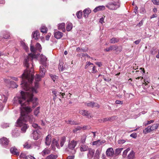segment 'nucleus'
I'll list each match as a JSON object with an SVG mask.
<instances>
[{
	"mask_svg": "<svg viewBox=\"0 0 159 159\" xmlns=\"http://www.w3.org/2000/svg\"><path fill=\"white\" fill-rule=\"evenodd\" d=\"M50 150L48 148H45L42 152V155L44 156L45 155L49 154L50 153Z\"/></svg>",
	"mask_w": 159,
	"mask_h": 159,
	"instance_id": "obj_26",
	"label": "nucleus"
},
{
	"mask_svg": "<svg viewBox=\"0 0 159 159\" xmlns=\"http://www.w3.org/2000/svg\"><path fill=\"white\" fill-rule=\"evenodd\" d=\"M24 147L26 149H28L30 148L31 145L30 144H29V143L27 142H26L23 145Z\"/></svg>",
	"mask_w": 159,
	"mask_h": 159,
	"instance_id": "obj_36",
	"label": "nucleus"
},
{
	"mask_svg": "<svg viewBox=\"0 0 159 159\" xmlns=\"http://www.w3.org/2000/svg\"><path fill=\"white\" fill-rule=\"evenodd\" d=\"M40 132L39 129H35L34 131L33 134V139L35 140H37L40 137L39 134Z\"/></svg>",
	"mask_w": 159,
	"mask_h": 159,
	"instance_id": "obj_8",
	"label": "nucleus"
},
{
	"mask_svg": "<svg viewBox=\"0 0 159 159\" xmlns=\"http://www.w3.org/2000/svg\"><path fill=\"white\" fill-rule=\"evenodd\" d=\"M43 65L40 66L39 67L40 74L41 75V76L43 77L45 75V73L46 71V69L44 67Z\"/></svg>",
	"mask_w": 159,
	"mask_h": 159,
	"instance_id": "obj_12",
	"label": "nucleus"
},
{
	"mask_svg": "<svg viewBox=\"0 0 159 159\" xmlns=\"http://www.w3.org/2000/svg\"><path fill=\"white\" fill-rule=\"evenodd\" d=\"M105 142V141L104 140H98L96 141H93V145H96L97 146H99L100 145H101L102 143H103Z\"/></svg>",
	"mask_w": 159,
	"mask_h": 159,
	"instance_id": "obj_17",
	"label": "nucleus"
},
{
	"mask_svg": "<svg viewBox=\"0 0 159 159\" xmlns=\"http://www.w3.org/2000/svg\"><path fill=\"white\" fill-rule=\"evenodd\" d=\"M47 28L45 26H42L41 28V29H40V30H41V32H42V33H47Z\"/></svg>",
	"mask_w": 159,
	"mask_h": 159,
	"instance_id": "obj_37",
	"label": "nucleus"
},
{
	"mask_svg": "<svg viewBox=\"0 0 159 159\" xmlns=\"http://www.w3.org/2000/svg\"><path fill=\"white\" fill-rule=\"evenodd\" d=\"M34 58L35 57L25 58L23 64L26 69L21 75V87L23 89L29 92L25 93L23 91H21L20 96L16 98H17L16 101L21 105L20 117H22L24 121L26 122L28 120L31 124L34 123L35 119L32 115H28L27 114L28 113L32 111V109L30 107L26 105L30 102H34L33 93H36V90L32 87V84L34 78L33 69L31 68L29 70V68L30 64L31 63L32 66H33L32 61Z\"/></svg>",
	"mask_w": 159,
	"mask_h": 159,
	"instance_id": "obj_1",
	"label": "nucleus"
},
{
	"mask_svg": "<svg viewBox=\"0 0 159 159\" xmlns=\"http://www.w3.org/2000/svg\"><path fill=\"white\" fill-rule=\"evenodd\" d=\"M11 84V86L13 88H17L18 87V85L16 84L15 82L13 81H12Z\"/></svg>",
	"mask_w": 159,
	"mask_h": 159,
	"instance_id": "obj_53",
	"label": "nucleus"
},
{
	"mask_svg": "<svg viewBox=\"0 0 159 159\" xmlns=\"http://www.w3.org/2000/svg\"><path fill=\"white\" fill-rule=\"evenodd\" d=\"M22 117H20L17 120V124L20 127L21 131L23 133L26 132V130L29 127L27 124L25 123V121H24Z\"/></svg>",
	"mask_w": 159,
	"mask_h": 159,
	"instance_id": "obj_2",
	"label": "nucleus"
},
{
	"mask_svg": "<svg viewBox=\"0 0 159 159\" xmlns=\"http://www.w3.org/2000/svg\"><path fill=\"white\" fill-rule=\"evenodd\" d=\"M51 142V136L50 135H48L46 137L45 139V144L49 146L50 145Z\"/></svg>",
	"mask_w": 159,
	"mask_h": 159,
	"instance_id": "obj_18",
	"label": "nucleus"
},
{
	"mask_svg": "<svg viewBox=\"0 0 159 159\" xmlns=\"http://www.w3.org/2000/svg\"><path fill=\"white\" fill-rule=\"evenodd\" d=\"M123 150V148H116L115 150V155L116 156L119 155Z\"/></svg>",
	"mask_w": 159,
	"mask_h": 159,
	"instance_id": "obj_28",
	"label": "nucleus"
},
{
	"mask_svg": "<svg viewBox=\"0 0 159 159\" xmlns=\"http://www.w3.org/2000/svg\"><path fill=\"white\" fill-rule=\"evenodd\" d=\"M94 102H90L89 103H85V105L89 107H94Z\"/></svg>",
	"mask_w": 159,
	"mask_h": 159,
	"instance_id": "obj_32",
	"label": "nucleus"
},
{
	"mask_svg": "<svg viewBox=\"0 0 159 159\" xmlns=\"http://www.w3.org/2000/svg\"><path fill=\"white\" fill-rule=\"evenodd\" d=\"M40 62L44 66L45 68H46L47 66V63L46 61H47V58L45 57V56L41 55L40 56Z\"/></svg>",
	"mask_w": 159,
	"mask_h": 159,
	"instance_id": "obj_10",
	"label": "nucleus"
},
{
	"mask_svg": "<svg viewBox=\"0 0 159 159\" xmlns=\"http://www.w3.org/2000/svg\"><path fill=\"white\" fill-rule=\"evenodd\" d=\"M54 37L57 39H61L63 35V33L60 31H58L54 33Z\"/></svg>",
	"mask_w": 159,
	"mask_h": 159,
	"instance_id": "obj_14",
	"label": "nucleus"
},
{
	"mask_svg": "<svg viewBox=\"0 0 159 159\" xmlns=\"http://www.w3.org/2000/svg\"><path fill=\"white\" fill-rule=\"evenodd\" d=\"M77 144L76 142L72 140L70 143H69L68 145V148L72 150L71 152L72 154H74L76 152V150L74 148Z\"/></svg>",
	"mask_w": 159,
	"mask_h": 159,
	"instance_id": "obj_6",
	"label": "nucleus"
},
{
	"mask_svg": "<svg viewBox=\"0 0 159 159\" xmlns=\"http://www.w3.org/2000/svg\"><path fill=\"white\" fill-rule=\"evenodd\" d=\"M144 83L143 84H145V86L148 85V83H149L150 82V80L148 78H146L144 80Z\"/></svg>",
	"mask_w": 159,
	"mask_h": 159,
	"instance_id": "obj_51",
	"label": "nucleus"
},
{
	"mask_svg": "<svg viewBox=\"0 0 159 159\" xmlns=\"http://www.w3.org/2000/svg\"><path fill=\"white\" fill-rule=\"evenodd\" d=\"M10 151L12 154L16 156L19 155L18 150L15 147H11L10 149Z\"/></svg>",
	"mask_w": 159,
	"mask_h": 159,
	"instance_id": "obj_13",
	"label": "nucleus"
},
{
	"mask_svg": "<svg viewBox=\"0 0 159 159\" xmlns=\"http://www.w3.org/2000/svg\"><path fill=\"white\" fill-rule=\"evenodd\" d=\"M116 117V116H113L110 117H108V121H112L114 120Z\"/></svg>",
	"mask_w": 159,
	"mask_h": 159,
	"instance_id": "obj_50",
	"label": "nucleus"
},
{
	"mask_svg": "<svg viewBox=\"0 0 159 159\" xmlns=\"http://www.w3.org/2000/svg\"><path fill=\"white\" fill-rule=\"evenodd\" d=\"M72 28V25L71 23H68L66 26V30L68 31H70Z\"/></svg>",
	"mask_w": 159,
	"mask_h": 159,
	"instance_id": "obj_33",
	"label": "nucleus"
},
{
	"mask_svg": "<svg viewBox=\"0 0 159 159\" xmlns=\"http://www.w3.org/2000/svg\"><path fill=\"white\" fill-rule=\"evenodd\" d=\"M157 51L156 50V49L154 48H152L151 50V54L152 55L155 54L157 53Z\"/></svg>",
	"mask_w": 159,
	"mask_h": 159,
	"instance_id": "obj_48",
	"label": "nucleus"
},
{
	"mask_svg": "<svg viewBox=\"0 0 159 159\" xmlns=\"http://www.w3.org/2000/svg\"><path fill=\"white\" fill-rule=\"evenodd\" d=\"M32 124V126L34 128L37 129H40L39 126H38L37 124L36 123H34Z\"/></svg>",
	"mask_w": 159,
	"mask_h": 159,
	"instance_id": "obj_52",
	"label": "nucleus"
},
{
	"mask_svg": "<svg viewBox=\"0 0 159 159\" xmlns=\"http://www.w3.org/2000/svg\"><path fill=\"white\" fill-rule=\"evenodd\" d=\"M100 154V151L99 150L97 149L96 152V153L94 155V159H99Z\"/></svg>",
	"mask_w": 159,
	"mask_h": 159,
	"instance_id": "obj_31",
	"label": "nucleus"
},
{
	"mask_svg": "<svg viewBox=\"0 0 159 159\" xmlns=\"http://www.w3.org/2000/svg\"><path fill=\"white\" fill-rule=\"evenodd\" d=\"M65 24L64 23H61L59 24L58 26V29L59 30L64 29V30H65Z\"/></svg>",
	"mask_w": 159,
	"mask_h": 159,
	"instance_id": "obj_35",
	"label": "nucleus"
},
{
	"mask_svg": "<svg viewBox=\"0 0 159 159\" xmlns=\"http://www.w3.org/2000/svg\"><path fill=\"white\" fill-rule=\"evenodd\" d=\"M125 142V141L124 139L120 140H118V143L119 144H123Z\"/></svg>",
	"mask_w": 159,
	"mask_h": 159,
	"instance_id": "obj_61",
	"label": "nucleus"
},
{
	"mask_svg": "<svg viewBox=\"0 0 159 159\" xmlns=\"http://www.w3.org/2000/svg\"><path fill=\"white\" fill-rule=\"evenodd\" d=\"M30 50L32 52H34L36 51V48H35L34 46L32 45L31 44L30 45Z\"/></svg>",
	"mask_w": 159,
	"mask_h": 159,
	"instance_id": "obj_49",
	"label": "nucleus"
},
{
	"mask_svg": "<svg viewBox=\"0 0 159 159\" xmlns=\"http://www.w3.org/2000/svg\"><path fill=\"white\" fill-rule=\"evenodd\" d=\"M104 50L106 52L115 51L117 53H118L122 51V48L121 46H118L116 45H111L109 47L106 48Z\"/></svg>",
	"mask_w": 159,
	"mask_h": 159,
	"instance_id": "obj_4",
	"label": "nucleus"
},
{
	"mask_svg": "<svg viewBox=\"0 0 159 159\" xmlns=\"http://www.w3.org/2000/svg\"><path fill=\"white\" fill-rule=\"evenodd\" d=\"M57 157V155H55L53 154H51L49 156L47 157L46 159H56Z\"/></svg>",
	"mask_w": 159,
	"mask_h": 159,
	"instance_id": "obj_30",
	"label": "nucleus"
},
{
	"mask_svg": "<svg viewBox=\"0 0 159 159\" xmlns=\"http://www.w3.org/2000/svg\"><path fill=\"white\" fill-rule=\"evenodd\" d=\"M4 82L8 84H11L12 81H11L9 79H4Z\"/></svg>",
	"mask_w": 159,
	"mask_h": 159,
	"instance_id": "obj_58",
	"label": "nucleus"
},
{
	"mask_svg": "<svg viewBox=\"0 0 159 159\" xmlns=\"http://www.w3.org/2000/svg\"><path fill=\"white\" fill-rule=\"evenodd\" d=\"M88 147L84 144H81L80 147V150L81 152H85L89 150Z\"/></svg>",
	"mask_w": 159,
	"mask_h": 159,
	"instance_id": "obj_15",
	"label": "nucleus"
},
{
	"mask_svg": "<svg viewBox=\"0 0 159 159\" xmlns=\"http://www.w3.org/2000/svg\"><path fill=\"white\" fill-rule=\"evenodd\" d=\"M141 40L140 39H139L138 40L135 41L134 42V43L136 44H138L141 41Z\"/></svg>",
	"mask_w": 159,
	"mask_h": 159,
	"instance_id": "obj_64",
	"label": "nucleus"
},
{
	"mask_svg": "<svg viewBox=\"0 0 159 159\" xmlns=\"http://www.w3.org/2000/svg\"><path fill=\"white\" fill-rule=\"evenodd\" d=\"M134 157L135 153L133 150H132L125 159H134Z\"/></svg>",
	"mask_w": 159,
	"mask_h": 159,
	"instance_id": "obj_16",
	"label": "nucleus"
},
{
	"mask_svg": "<svg viewBox=\"0 0 159 159\" xmlns=\"http://www.w3.org/2000/svg\"><path fill=\"white\" fill-rule=\"evenodd\" d=\"M67 124H70L72 125H77L78 124V123H76L74 121L69 120L67 121Z\"/></svg>",
	"mask_w": 159,
	"mask_h": 159,
	"instance_id": "obj_45",
	"label": "nucleus"
},
{
	"mask_svg": "<svg viewBox=\"0 0 159 159\" xmlns=\"http://www.w3.org/2000/svg\"><path fill=\"white\" fill-rule=\"evenodd\" d=\"M91 11L89 9H86L83 11L84 16L86 18L88 17V15L91 12Z\"/></svg>",
	"mask_w": 159,
	"mask_h": 159,
	"instance_id": "obj_21",
	"label": "nucleus"
},
{
	"mask_svg": "<svg viewBox=\"0 0 159 159\" xmlns=\"http://www.w3.org/2000/svg\"><path fill=\"white\" fill-rule=\"evenodd\" d=\"M86 139V137L84 135L81 137L80 140V142L82 144H84L85 143V141Z\"/></svg>",
	"mask_w": 159,
	"mask_h": 159,
	"instance_id": "obj_34",
	"label": "nucleus"
},
{
	"mask_svg": "<svg viewBox=\"0 0 159 159\" xmlns=\"http://www.w3.org/2000/svg\"><path fill=\"white\" fill-rule=\"evenodd\" d=\"M88 150L89 151V152L88 153V157L89 159H91L94 156L95 151L94 149L90 148Z\"/></svg>",
	"mask_w": 159,
	"mask_h": 159,
	"instance_id": "obj_11",
	"label": "nucleus"
},
{
	"mask_svg": "<svg viewBox=\"0 0 159 159\" xmlns=\"http://www.w3.org/2000/svg\"><path fill=\"white\" fill-rule=\"evenodd\" d=\"M63 63L62 62H60L59 63L58 68L60 70H61V71L63 70Z\"/></svg>",
	"mask_w": 159,
	"mask_h": 159,
	"instance_id": "obj_42",
	"label": "nucleus"
},
{
	"mask_svg": "<svg viewBox=\"0 0 159 159\" xmlns=\"http://www.w3.org/2000/svg\"><path fill=\"white\" fill-rule=\"evenodd\" d=\"M9 141L6 137H3L0 139V144L3 147L8 148Z\"/></svg>",
	"mask_w": 159,
	"mask_h": 159,
	"instance_id": "obj_5",
	"label": "nucleus"
},
{
	"mask_svg": "<svg viewBox=\"0 0 159 159\" xmlns=\"http://www.w3.org/2000/svg\"><path fill=\"white\" fill-rule=\"evenodd\" d=\"M26 159H35V158L32 156L29 155L27 156L26 157Z\"/></svg>",
	"mask_w": 159,
	"mask_h": 159,
	"instance_id": "obj_62",
	"label": "nucleus"
},
{
	"mask_svg": "<svg viewBox=\"0 0 159 159\" xmlns=\"http://www.w3.org/2000/svg\"><path fill=\"white\" fill-rule=\"evenodd\" d=\"M66 138L65 137L63 136L61 138V139L60 140V146L61 147L63 146L64 143L66 142Z\"/></svg>",
	"mask_w": 159,
	"mask_h": 159,
	"instance_id": "obj_29",
	"label": "nucleus"
},
{
	"mask_svg": "<svg viewBox=\"0 0 159 159\" xmlns=\"http://www.w3.org/2000/svg\"><path fill=\"white\" fill-rule=\"evenodd\" d=\"M154 122V120H152L149 121H147V123H144V125L145 126H146L148 125H149L152 123H153Z\"/></svg>",
	"mask_w": 159,
	"mask_h": 159,
	"instance_id": "obj_56",
	"label": "nucleus"
},
{
	"mask_svg": "<svg viewBox=\"0 0 159 159\" xmlns=\"http://www.w3.org/2000/svg\"><path fill=\"white\" fill-rule=\"evenodd\" d=\"M52 94L54 95V96H53V100L55 101L56 99L57 96L59 95V94H57V92L55 91H52Z\"/></svg>",
	"mask_w": 159,
	"mask_h": 159,
	"instance_id": "obj_47",
	"label": "nucleus"
},
{
	"mask_svg": "<svg viewBox=\"0 0 159 159\" xmlns=\"http://www.w3.org/2000/svg\"><path fill=\"white\" fill-rule=\"evenodd\" d=\"M83 130H85L86 129H90L91 127L89 126H84L82 127Z\"/></svg>",
	"mask_w": 159,
	"mask_h": 159,
	"instance_id": "obj_60",
	"label": "nucleus"
},
{
	"mask_svg": "<svg viewBox=\"0 0 159 159\" xmlns=\"http://www.w3.org/2000/svg\"><path fill=\"white\" fill-rule=\"evenodd\" d=\"M82 13L81 11H79L77 12L76 14V15L77 17L79 19H80L82 17Z\"/></svg>",
	"mask_w": 159,
	"mask_h": 159,
	"instance_id": "obj_38",
	"label": "nucleus"
},
{
	"mask_svg": "<svg viewBox=\"0 0 159 159\" xmlns=\"http://www.w3.org/2000/svg\"><path fill=\"white\" fill-rule=\"evenodd\" d=\"M105 9V7L103 6H100L96 7L94 10L93 11L94 12H96L98 11L102 10H104Z\"/></svg>",
	"mask_w": 159,
	"mask_h": 159,
	"instance_id": "obj_20",
	"label": "nucleus"
},
{
	"mask_svg": "<svg viewBox=\"0 0 159 159\" xmlns=\"http://www.w3.org/2000/svg\"><path fill=\"white\" fill-rule=\"evenodd\" d=\"M52 145L56 146L58 148H60V146L58 141L55 139H53L52 143Z\"/></svg>",
	"mask_w": 159,
	"mask_h": 159,
	"instance_id": "obj_23",
	"label": "nucleus"
},
{
	"mask_svg": "<svg viewBox=\"0 0 159 159\" xmlns=\"http://www.w3.org/2000/svg\"><path fill=\"white\" fill-rule=\"evenodd\" d=\"M82 129V127L77 126L73 129V132L74 133L77 132L78 130H80Z\"/></svg>",
	"mask_w": 159,
	"mask_h": 159,
	"instance_id": "obj_40",
	"label": "nucleus"
},
{
	"mask_svg": "<svg viewBox=\"0 0 159 159\" xmlns=\"http://www.w3.org/2000/svg\"><path fill=\"white\" fill-rule=\"evenodd\" d=\"M26 157V155L24 153H21L20 154V157L21 159H24Z\"/></svg>",
	"mask_w": 159,
	"mask_h": 159,
	"instance_id": "obj_54",
	"label": "nucleus"
},
{
	"mask_svg": "<svg viewBox=\"0 0 159 159\" xmlns=\"http://www.w3.org/2000/svg\"><path fill=\"white\" fill-rule=\"evenodd\" d=\"M114 153L113 148H108L106 152V155L108 157H112Z\"/></svg>",
	"mask_w": 159,
	"mask_h": 159,
	"instance_id": "obj_9",
	"label": "nucleus"
},
{
	"mask_svg": "<svg viewBox=\"0 0 159 159\" xmlns=\"http://www.w3.org/2000/svg\"><path fill=\"white\" fill-rule=\"evenodd\" d=\"M86 111V110H81L80 111L79 113L80 114L84 116V115H85V113Z\"/></svg>",
	"mask_w": 159,
	"mask_h": 159,
	"instance_id": "obj_57",
	"label": "nucleus"
},
{
	"mask_svg": "<svg viewBox=\"0 0 159 159\" xmlns=\"http://www.w3.org/2000/svg\"><path fill=\"white\" fill-rule=\"evenodd\" d=\"M120 40V39L119 38L113 37L110 40V43H111L114 44L119 42Z\"/></svg>",
	"mask_w": 159,
	"mask_h": 159,
	"instance_id": "obj_19",
	"label": "nucleus"
},
{
	"mask_svg": "<svg viewBox=\"0 0 159 159\" xmlns=\"http://www.w3.org/2000/svg\"><path fill=\"white\" fill-rule=\"evenodd\" d=\"M106 7L110 10H116L120 7V5L118 2H112L108 3Z\"/></svg>",
	"mask_w": 159,
	"mask_h": 159,
	"instance_id": "obj_3",
	"label": "nucleus"
},
{
	"mask_svg": "<svg viewBox=\"0 0 159 159\" xmlns=\"http://www.w3.org/2000/svg\"><path fill=\"white\" fill-rule=\"evenodd\" d=\"M39 109L40 107H37L36 109L34 110V114L35 116H37L39 112Z\"/></svg>",
	"mask_w": 159,
	"mask_h": 159,
	"instance_id": "obj_44",
	"label": "nucleus"
},
{
	"mask_svg": "<svg viewBox=\"0 0 159 159\" xmlns=\"http://www.w3.org/2000/svg\"><path fill=\"white\" fill-rule=\"evenodd\" d=\"M38 33L39 32L36 31L34 32L32 34V38H34L35 39H38Z\"/></svg>",
	"mask_w": 159,
	"mask_h": 159,
	"instance_id": "obj_25",
	"label": "nucleus"
},
{
	"mask_svg": "<svg viewBox=\"0 0 159 159\" xmlns=\"http://www.w3.org/2000/svg\"><path fill=\"white\" fill-rule=\"evenodd\" d=\"M7 99V97L5 96L4 95H0V100L2 101L3 102H6Z\"/></svg>",
	"mask_w": 159,
	"mask_h": 159,
	"instance_id": "obj_27",
	"label": "nucleus"
},
{
	"mask_svg": "<svg viewBox=\"0 0 159 159\" xmlns=\"http://www.w3.org/2000/svg\"><path fill=\"white\" fill-rule=\"evenodd\" d=\"M41 77H42L41 76V75H39L36 74V75L35 77V80L36 81H40V80H41Z\"/></svg>",
	"mask_w": 159,
	"mask_h": 159,
	"instance_id": "obj_46",
	"label": "nucleus"
},
{
	"mask_svg": "<svg viewBox=\"0 0 159 159\" xmlns=\"http://www.w3.org/2000/svg\"><path fill=\"white\" fill-rule=\"evenodd\" d=\"M35 46V48L36 50H38L40 51L41 49V45L39 43H37L36 44Z\"/></svg>",
	"mask_w": 159,
	"mask_h": 159,
	"instance_id": "obj_43",
	"label": "nucleus"
},
{
	"mask_svg": "<svg viewBox=\"0 0 159 159\" xmlns=\"http://www.w3.org/2000/svg\"><path fill=\"white\" fill-rule=\"evenodd\" d=\"M158 125L157 124H155L153 125L152 126H150L151 127V129L152 131H154L158 127Z\"/></svg>",
	"mask_w": 159,
	"mask_h": 159,
	"instance_id": "obj_41",
	"label": "nucleus"
},
{
	"mask_svg": "<svg viewBox=\"0 0 159 159\" xmlns=\"http://www.w3.org/2000/svg\"><path fill=\"white\" fill-rule=\"evenodd\" d=\"M152 2L154 4L159 5V0H153Z\"/></svg>",
	"mask_w": 159,
	"mask_h": 159,
	"instance_id": "obj_59",
	"label": "nucleus"
},
{
	"mask_svg": "<svg viewBox=\"0 0 159 159\" xmlns=\"http://www.w3.org/2000/svg\"><path fill=\"white\" fill-rule=\"evenodd\" d=\"M21 44L22 46L27 51L28 50V47L25 44V43L23 42V41H21Z\"/></svg>",
	"mask_w": 159,
	"mask_h": 159,
	"instance_id": "obj_39",
	"label": "nucleus"
},
{
	"mask_svg": "<svg viewBox=\"0 0 159 159\" xmlns=\"http://www.w3.org/2000/svg\"><path fill=\"white\" fill-rule=\"evenodd\" d=\"M85 114V115H84V116H86L88 117L90 116V113L88 111L86 110Z\"/></svg>",
	"mask_w": 159,
	"mask_h": 159,
	"instance_id": "obj_63",
	"label": "nucleus"
},
{
	"mask_svg": "<svg viewBox=\"0 0 159 159\" xmlns=\"http://www.w3.org/2000/svg\"><path fill=\"white\" fill-rule=\"evenodd\" d=\"M88 48H81L80 51L83 52H88Z\"/></svg>",
	"mask_w": 159,
	"mask_h": 159,
	"instance_id": "obj_55",
	"label": "nucleus"
},
{
	"mask_svg": "<svg viewBox=\"0 0 159 159\" xmlns=\"http://www.w3.org/2000/svg\"><path fill=\"white\" fill-rule=\"evenodd\" d=\"M152 131V129L151 127L150 126H148V127L146 128L145 129L143 130V133L145 134H147L148 133H149L151 131Z\"/></svg>",
	"mask_w": 159,
	"mask_h": 159,
	"instance_id": "obj_22",
	"label": "nucleus"
},
{
	"mask_svg": "<svg viewBox=\"0 0 159 159\" xmlns=\"http://www.w3.org/2000/svg\"><path fill=\"white\" fill-rule=\"evenodd\" d=\"M130 150V148H128L123 152L122 156L123 157V158L122 159H125L126 157V155L128 153V152Z\"/></svg>",
	"mask_w": 159,
	"mask_h": 159,
	"instance_id": "obj_24",
	"label": "nucleus"
},
{
	"mask_svg": "<svg viewBox=\"0 0 159 159\" xmlns=\"http://www.w3.org/2000/svg\"><path fill=\"white\" fill-rule=\"evenodd\" d=\"M0 36L5 39H10V34L7 31H3L0 33Z\"/></svg>",
	"mask_w": 159,
	"mask_h": 159,
	"instance_id": "obj_7",
	"label": "nucleus"
}]
</instances>
